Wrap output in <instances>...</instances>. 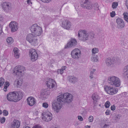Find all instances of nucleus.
<instances>
[{
  "label": "nucleus",
  "instance_id": "1",
  "mask_svg": "<svg viewBox=\"0 0 128 128\" xmlns=\"http://www.w3.org/2000/svg\"><path fill=\"white\" fill-rule=\"evenodd\" d=\"M73 96L71 94L66 93L59 95L57 97L56 100L52 102V108L54 111L58 113L62 108V104L70 103L72 100Z\"/></svg>",
  "mask_w": 128,
  "mask_h": 128
},
{
  "label": "nucleus",
  "instance_id": "2",
  "mask_svg": "<svg viewBox=\"0 0 128 128\" xmlns=\"http://www.w3.org/2000/svg\"><path fill=\"white\" fill-rule=\"evenodd\" d=\"M30 29L32 32L36 36H40L42 30L41 27L38 26L36 24H35L30 27Z\"/></svg>",
  "mask_w": 128,
  "mask_h": 128
},
{
  "label": "nucleus",
  "instance_id": "3",
  "mask_svg": "<svg viewBox=\"0 0 128 128\" xmlns=\"http://www.w3.org/2000/svg\"><path fill=\"white\" fill-rule=\"evenodd\" d=\"M108 83L112 86L119 87L120 86V81L118 77L115 76H110L108 78Z\"/></svg>",
  "mask_w": 128,
  "mask_h": 128
},
{
  "label": "nucleus",
  "instance_id": "4",
  "mask_svg": "<svg viewBox=\"0 0 128 128\" xmlns=\"http://www.w3.org/2000/svg\"><path fill=\"white\" fill-rule=\"evenodd\" d=\"M78 36L79 39L82 41H84L88 40L89 34L85 30L79 31Z\"/></svg>",
  "mask_w": 128,
  "mask_h": 128
},
{
  "label": "nucleus",
  "instance_id": "5",
  "mask_svg": "<svg viewBox=\"0 0 128 128\" xmlns=\"http://www.w3.org/2000/svg\"><path fill=\"white\" fill-rule=\"evenodd\" d=\"M26 39L29 42L34 46H35L37 43L38 39L36 36L32 34H28L26 36Z\"/></svg>",
  "mask_w": 128,
  "mask_h": 128
},
{
  "label": "nucleus",
  "instance_id": "6",
  "mask_svg": "<svg viewBox=\"0 0 128 128\" xmlns=\"http://www.w3.org/2000/svg\"><path fill=\"white\" fill-rule=\"evenodd\" d=\"M25 70L24 67L20 66H16L14 68L13 73L14 74L19 76L24 73Z\"/></svg>",
  "mask_w": 128,
  "mask_h": 128
},
{
  "label": "nucleus",
  "instance_id": "7",
  "mask_svg": "<svg viewBox=\"0 0 128 128\" xmlns=\"http://www.w3.org/2000/svg\"><path fill=\"white\" fill-rule=\"evenodd\" d=\"M104 89L106 92L108 94L113 95L116 93L118 92V90H116L114 87H111L108 86H105Z\"/></svg>",
  "mask_w": 128,
  "mask_h": 128
},
{
  "label": "nucleus",
  "instance_id": "8",
  "mask_svg": "<svg viewBox=\"0 0 128 128\" xmlns=\"http://www.w3.org/2000/svg\"><path fill=\"white\" fill-rule=\"evenodd\" d=\"M16 94L14 92H13L8 93L6 96L8 100L10 102H17L16 97Z\"/></svg>",
  "mask_w": 128,
  "mask_h": 128
},
{
  "label": "nucleus",
  "instance_id": "9",
  "mask_svg": "<svg viewBox=\"0 0 128 128\" xmlns=\"http://www.w3.org/2000/svg\"><path fill=\"white\" fill-rule=\"evenodd\" d=\"M81 54L80 50L78 48H76L72 50L71 54L73 58L77 59L80 56Z\"/></svg>",
  "mask_w": 128,
  "mask_h": 128
},
{
  "label": "nucleus",
  "instance_id": "10",
  "mask_svg": "<svg viewBox=\"0 0 128 128\" xmlns=\"http://www.w3.org/2000/svg\"><path fill=\"white\" fill-rule=\"evenodd\" d=\"M42 115L43 116L42 119L45 121H50L52 118V114L50 112H44L42 114Z\"/></svg>",
  "mask_w": 128,
  "mask_h": 128
},
{
  "label": "nucleus",
  "instance_id": "11",
  "mask_svg": "<svg viewBox=\"0 0 128 128\" xmlns=\"http://www.w3.org/2000/svg\"><path fill=\"white\" fill-rule=\"evenodd\" d=\"M81 6L88 9H90L93 8L92 3L88 0H83L82 3L81 4Z\"/></svg>",
  "mask_w": 128,
  "mask_h": 128
},
{
  "label": "nucleus",
  "instance_id": "12",
  "mask_svg": "<svg viewBox=\"0 0 128 128\" xmlns=\"http://www.w3.org/2000/svg\"><path fill=\"white\" fill-rule=\"evenodd\" d=\"M29 55L32 61H36L38 58V55L34 49H31L30 50Z\"/></svg>",
  "mask_w": 128,
  "mask_h": 128
},
{
  "label": "nucleus",
  "instance_id": "13",
  "mask_svg": "<svg viewBox=\"0 0 128 128\" xmlns=\"http://www.w3.org/2000/svg\"><path fill=\"white\" fill-rule=\"evenodd\" d=\"M9 26L12 32L16 31L18 28V23L15 21H12L9 24Z\"/></svg>",
  "mask_w": 128,
  "mask_h": 128
},
{
  "label": "nucleus",
  "instance_id": "14",
  "mask_svg": "<svg viewBox=\"0 0 128 128\" xmlns=\"http://www.w3.org/2000/svg\"><path fill=\"white\" fill-rule=\"evenodd\" d=\"M77 45L76 41L75 39L71 38L70 41L67 44L65 47L66 48H68L74 47Z\"/></svg>",
  "mask_w": 128,
  "mask_h": 128
},
{
  "label": "nucleus",
  "instance_id": "15",
  "mask_svg": "<svg viewBox=\"0 0 128 128\" xmlns=\"http://www.w3.org/2000/svg\"><path fill=\"white\" fill-rule=\"evenodd\" d=\"M2 6L3 9L6 12H8L12 8V5L10 3L6 2H3Z\"/></svg>",
  "mask_w": 128,
  "mask_h": 128
},
{
  "label": "nucleus",
  "instance_id": "16",
  "mask_svg": "<svg viewBox=\"0 0 128 128\" xmlns=\"http://www.w3.org/2000/svg\"><path fill=\"white\" fill-rule=\"evenodd\" d=\"M62 26L64 29L67 30H69L71 25L70 22L66 20L62 21Z\"/></svg>",
  "mask_w": 128,
  "mask_h": 128
},
{
  "label": "nucleus",
  "instance_id": "17",
  "mask_svg": "<svg viewBox=\"0 0 128 128\" xmlns=\"http://www.w3.org/2000/svg\"><path fill=\"white\" fill-rule=\"evenodd\" d=\"M92 99L93 100V104L94 106H96L100 99V97L96 93L93 94L92 96Z\"/></svg>",
  "mask_w": 128,
  "mask_h": 128
},
{
  "label": "nucleus",
  "instance_id": "18",
  "mask_svg": "<svg viewBox=\"0 0 128 128\" xmlns=\"http://www.w3.org/2000/svg\"><path fill=\"white\" fill-rule=\"evenodd\" d=\"M116 22L117 24V27L118 28L121 29L124 27L125 25L122 19L118 18L116 20Z\"/></svg>",
  "mask_w": 128,
  "mask_h": 128
},
{
  "label": "nucleus",
  "instance_id": "19",
  "mask_svg": "<svg viewBox=\"0 0 128 128\" xmlns=\"http://www.w3.org/2000/svg\"><path fill=\"white\" fill-rule=\"evenodd\" d=\"M27 104L31 106H33L36 103L35 99L32 96L28 98L27 99Z\"/></svg>",
  "mask_w": 128,
  "mask_h": 128
},
{
  "label": "nucleus",
  "instance_id": "20",
  "mask_svg": "<svg viewBox=\"0 0 128 128\" xmlns=\"http://www.w3.org/2000/svg\"><path fill=\"white\" fill-rule=\"evenodd\" d=\"M116 61L114 58H106V63L108 66H110L111 64H114L116 62Z\"/></svg>",
  "mask_w": 128,
  "mask_h": 128
},
{
  "label": "nucleus",
  "instance_id": "21",
  "mask_svg": "<svg viewBox=\"0 0 128 128\" xmlns=\"http://www.w3.org/2000/svg\"><path fill=\"white\" fill-rule=\"evenodd\" d=\"M56 82L54 80L52 79H49L47 81L46 84L47 86L50 88H52L54 87Z\"/></svg>",
  "mask_w": 128,
  "mask_h": 128
},
{
  "label": "nucleus",
  "instance_id": "22",
  "mask_svg": "<svg viewBox=\"0 0 128 128\" xmlns=\"http://www.w3.org/2000/svg\"><path fill=\"white\" fill-rule=\"evenodd\" d=\"M49 94V92L48 91H47L46 90H42L41 92L40 96L41 98H46V96H48Z\"/></svg>",
  "mask_w": 128,
  "mask_h": 128
},
{
  "label": "nucleus",
  "instance_id": "23",
  "mask_svg": "<svg viewBox=\"0 0 128 128\" xmlns=\"http://www.w3.org/2000/svg\"><path fill=\"white\" fill-rule=\"evenodd\" d=\"M16 94V97L17 101H18L22 99L23 96V92L21 91H17L14 92Z\"/></svg>",
  "mask_w": 128,
  "mask_h": 128
},
{
  "label": "nucleus",
  "instance_id": "24",
  "mask_svg": "<svg viewBox=\"0 0 128 128\" xmlns=\"http://www.w3.org/2000/svg\"><path fill=\"white\" fill-rule=\"evenodd\" d=\"M68 80L70 82L75 84L78 81V79L74 76H70L68 78Z\"/></svg>",
  "mask_w": 128,
  "mask_h": 128
},
{
  "label": "nucleus",
  "instance_id": "25",
  "mask_svg": "<svg viewBox=\"0 0 128 128\" xmlns=\"http://www.w3.org/2000/svg\"><path fill=\"white\" fill-rule=\"evenodd\" d=\"M23 82V80L22 78L16 80L14 82V84L16 87L18 88L22 86Z\"/></svg>",
  "mask_w": 128,
  "mask_h": 128
},
{
  "label": "nucleus",
  "instance_id": "26",
  "mask_svg": "<svg viewBox=\"0 0 128 128\" xmlns=\"http://www.w3.org/2000/svg\"><path fill=\"white\" fill-rule=\"evenodd\" d=\"M20 126V122L18 120H14L12 124V128H19Z\"/></svg>",
  "mask_w": 128,
  "mask_h": 128
},
{
  "label": "nucleus",
  "instance_id": "27",
  "mask_svg": "<svg viewBox=\"0 0 128 128\" xmlns=\"http://www.w3.org/2000/svg\"><path fill=\"white\" fill-rule=\"evenodd\" d=\"M13 51L14 57L16 58H18L20 56V54L19 53L18 49L17 48H14L13 49Z\"/></svg>",
  "mask_w": 128,
  "mask_h": 128
},
{
  "label": "nucleus",
  "instance_id": "28",
  "mask_svg": "<svg viewBox=\"0 0 128 128\" xmlns=\"http://www.w3.org/2000/svg\"><path fill=\"white\" fill-rule=\"evenodd\" d=\"M91 60L94 62L98 61V56L97 55H92Z\"/></svg>",
  "mask_w": 128,
  "mask_h": 128
},
{
  "label": "nucleus",
  "instance_id": "29",
  "mask_svg": "<svg viewBox=\"0 0 128 128\" xmlns=\"http://www.w3.org/2000/svg\"><path fill=\"white\" fill-rule=\"evenodd\" d=\"M121 116L120 114H115L113 115L112 118L116 122L118 121L120 119Z\"/></svg>",
  "mask_w": 128,
  "mask_h": 128
},
{
  "label": "nucleus",
  "instance_id": "30",
  "mask_svg": "<svg viewBox=\"0 0 128 128\" xmlns=\"http://www.w3.org/2000/svg\"><path fill=\"white\" fill-rule=\"evenodd\" d=\"M124 74L128 78V65L124 67Z\"/></svg>",
  "mask_w": 128,
  "mask_h": 128
},
{
  "label": "nucleus",
  "instance_id": "31",
  "mask_svg": "<svg viewBox=\"0 0 128 128\" xmlns=\"http://www.w3.org/2000/svg\"><path fill=\"white\" fill-rule=\"evenodd\" d=\"M66 68V66H62L61 69L58 70V73L62 74L64 72V70H65Z\"/></svg>",
  "mask_w": 128,
  "mask_h": 128
},
{
  "label": "nucleus",
  "instance_id": "32",
  "mask_svg": "<svg viewBox=\"0 0 128 128\" xmlns=\"http://www.w3.org/2000/svg\"><path fill=\"white\" fill-rule=\"evenodd\" d=\"M92 55H96V54L98 53V48H94L92 50Z\"/></svg>",
  "mask_w": 128,
  "mask_h": 128
},
{
  "label": "nucleus",
  "instance_id": "33",
  "mask_svg": "<svg viewBox=\"0 0 128 128\" xmlns=\"http://www.w3.org/2000/svg\"><path fill=\"white\" fill-rule=\"evenodd\" d=\"M6 41L9 44L12 43L14 41L13 38L11 37H8L6 39Z\"/></svg>",
  "mask_w": 128,
  "mask_h": 128
},
{
  "label": "nucleus",
  "instance_id": "34",
  "mask_svg": "<svg viewBox=\"0 0 128 128\" xmlns=\"http://www.w3.org/2000/svg\"><path fill=\"white\" fill-rule=\"evenodd\" d=\"M9 83L8 82H5V84L4 85V88L3 90L5 92L7 91V88L9 85Z\"/></svg>",
  "mask_w": 128,
  "mask_h": 128
},
{
  "label": "nucleus",
  "instance_id": "35",
  "mask_svg": "<svg viewBox=\"0 0 128 128\" xmlns=\"http://www.w3.org/2000/svg\"><path fill=\"white\" fill-rule=\"evenodd\" d=\"M124 20L128 22V14L127 12H124L123 13Z\"/></svg>",
  "mask_w": 128,
  "mask_h": 128
},
{
  "label": "nucleus",
  "instance_id": "36",
  "mask_svg": "<svg viewBox=\"0 0 128 128\" xmlns=\"http://www.w3.org/2000/svg\"><path fill=\"white\" fill-rule=\"evenodd\" d=\"M4 79L2 78H0V87L2 86L4 83Z\"/></svg>",
  "mask_w": 128,
  "mask_h": 128
},
{
  "label": "nucleus",
  "instance_id": "37",
  "mask_svg": "<svg viewBox=\"0 0 128 128\" xmlns=\"http://www.w3.org/2000/svg\"><path fill=\"white\" fill-rule=\"evenodd\" d=\"M118 3L117 2H113L112 4V7L113 8H116L118 6Z\"/></svg>",
  "mask_w": 128,
  "mask_h": 128
},
{
  "label": "nucleus",
  "instance_id": "38",
  "mask_svg": "<svg viewBox=\"0 0 128 128\" xmlns=\"http://www.w3.org/2000/svg\"><path fill=\"white\" fill-rule=\"evenodd\" d=\"M110 105V103L108 101H107L105 103V106L106 108H108L109 107Z\"/></svg>",
  "mask_w": 128,
  "mask_h": 128
},
{
  "label": "nucleus",
  "instance_id": "39",
  "mask_svg": "<svg viewBox=\"0 0 128 128\" xmlns=\"http://www.w3.org/2000/svg\"><path fill=\"white\" fill-rule=\"evenodd\" d=\"M88 119L89 122H92L93 120L94 117L92 116H90L89 117Z\"/></svg>",
  "mask_w": 128,
  "mask_h": 128
},
{
  "label": "nucleus",
  "instance_id": "40",
  "mask_svg": "<svg viewBox=\"0 0 128 128\" xmlns=\"http://www.w3.org/2000/svg\"><path fill=\"white\" fill-rule=\"evenodd\" d=\"M3 24V22H0V34L2 33V25Z\"/></svg>",
  "mask_w": 128,
  "mask_h": 128
},
{
  "label": "nucleus",
  "instance_id": "41",
  "mask_svg": "<svg viewBox=\"0 0 128 128\" xmlns=\"http://www.w3.org/2000/svg\"><path fill=\"white\" fill-rule=\"evenodd\" d=\"M89 34L88 37H90V38H93L94 36V34L92 32L88 33Z\"/></svg>",
  "mask_w": 128,
  "mask_h": 128
},
{
  "label": "nucleus",
  "instance_id": "42",
  "mask_svg": "<svg viewBox=\"0 0 128 128\" xmlns=\"http://www.w3.org/2000/svg\"><path fill=\"white\" fill-rule=\"evenodd\" d=\"M42 106L46 108H47L48 107V104L46 102H44L42 103Z\"/></svg>",
  "mask_w": 128,
  "mask_h": 128
},
{
  "label": "nucleus",
  "instance_id": "43",
  "mask_svg": "<svg viewBox=\"0 0 128 128\" xmlns=\"http://www.w3.org/2000/svg\"><path fill=\"white\" fill-rule=\"evenodd\" d=\"M5 118L4 117L1 118L0 119V122L1 123H4L5 122Z\"/></svg>",
  "mask_w": 128,
  "mask_h": 128
},
{
  "label": "nucleus",
  "instance_id": "44",
  "mask_svg": "<svg viewBox=\"0 0 128 128\" xmlns=\"http://www.w3.org/2000/svg\"><path fill=\"white\" fill-rule=\"evenodd\" d=\"M121 96L124 98L127 97V93L126 92H123L121 94Z\"/></svg>",
  "mask_w": 128,
  "mask_h": 128
},
{
  "label": "nucleus",
  "instance_id": "45",
  "mask_svg": "<svg viewBox=\"0 0 128 128\" xmlns=\"http://www.w3.org/2000/svg\"><path fill=\"white\" fill-rule=\"evenodd\" d=\"M116 14L115 12L114 11H112L110 13V16L112 17H113Z\"/></svg>",
  "mask_w": 128,
  "mask_h": 128
},
{
  "label": "nucleus",
  "instance_id": "46",
  "mask_svg": "<svg viewBox=\"0 0 128 128\" xmlns=\"http://www.w3.org/2000/svg\"><path fill=\"white\" fill-rule=\"evenodd\" d=\"M3 113L4 114L5 116H7L8 114V112L5 110H3Z\"/></svg>",
  "mask_w": 128,
  "mask_h": 128
},
{
  "label": "nucleus",
  "instance_id": "47",
  "mask_svg": "<svg viewBox=\"0 0 128 128\" xmlns=\"http://www.w3.org/2000/svg\"><path fill=\"white\" fill-rule=\"evenodd\" d=\"M42 2H45L48 3L50 2L52 0H40Z\"/></svg>",
  "mask_w": 128,
  "mask_h": 128
},
{
  "label": "nucleus",
  "instance_id": "48",
  "mask_svg": "<svg viewBox=\"0 0 128 128\" xmlns=\"http://www.w3.org/2000/svg\"><path fill=\"white\" fill-rule=\"evenodd\" d=\"M78 120L80 121H82L83 120L82 118L80 116H78Z\"/></svg>",
  "mask_w": 128,
  "mask_h": 128
},
{
  "label": "nucleus",
  "instance_id": "49",
  "mask_svg": "<svg viewBox=\"0 0 128 128\" xmlns=\"http://www.w3.org/2000/svg\"><path fill=\"white\" fill-rule=\"evenodd\" d=\"M110 122H109V124H105L103 128H108L109 126V125L110 124Z\"/></svg>",
  "mask_w": 128,
  "mask_h": 128
},
{
  "label": "nucleus",
  "instance_id": "50",
  "mask_svg": "<svg viewBox=\"0 0 128 128\" xmlns=\"http://www.w3.org/2000/svg\"><path fill=\"white\" fill-rule=\"evenodd\" d=\"M110 110L108 109L105 112V114L107 115H109L110 114Z\"/></svg>",
  "mask_w": 128,
  "mask_h": 128
},
{
  "label": "nucleus",
  "instance_id": "51",
  "mask_svg": "<svg viewBox=\"0 0 128 128\" xmlns=\"http://www.w3.org/2000/svg\"><path fill=\"white\" fill-rule=\"evenodd\" d=\"M32 128H42L39 125H36L34 126Z\"/></svg>",
  "mask_w": 128,
  "mask_h": 128
},
{
  "label": "nucleus",
  "instance_id": "52",
  "mask_svg": "<svg viewBox=\"0 0 128 128\" xmlns=\"http://www.w3.org/2000/svg\"><path fill=\"white\" fill-rule=\"evenodd\" d=\"M116 107L114 105L112 106H111L110 109L114 111L115 110Z\"/></svg>",
  "mask_w": 128,
  "mask_h": 128
},
{
  "label": "nucleus",
  "instance_id": "53",
  "mask_svg": "<svg viewBox=\"0 0 128 128\" xmlns=\"http://www.w3.org/2000/svg\"><path fill=\"white\" fill-rule=\"evenodd\" d=\"M93 74H92L90 73L89 77L92 80L94 78V77L93 76Z\"/></svg>",
  "mask_w": 128,
  "mask_h": 128
},
{
  "label": "nucleus",
  "instance_id": "54",
  "mask_svg": "<svg viewBox=\"0 0 128 128\" xmlns=\"http://www.w3.org/2000/svg\"><path fill=\"white\" fill-rule=\"evenodd\" d=\"M96 70L95 69H93L92 70L90 71V73L93 74H94V72L96 71Z\"/></svg>",
  "mask_w": 128,
  "mask_h": 128
},
{
  "label": "nucleus",
  "instance_id": "55",
  "mask_svg": "<svg viewBox=\"0 0 128 128\" xmlns=\"http://www.w3.org/2000/svg\"><path fill=\"white\" fill-rule=\"evenodd\" d=\"M3 18L2 16H0V22H3Z\"/></svg>",
  "mask_w": 128,
  "mask_h": 128
},
{
  "label": "nucleus",
  "instance_id": "56",
  "mask_svg": "<svg viewBox=\"0 0 128 128\" xmlns=\"http://www.w3.org/2000/svg\"><path fill=\"white\" fill-rule=\"evenodd\" d=\"M126 4L127 8L128 9V0H126Z\"/></svg>",
  "mask_w": 128,
  "mask_h": 128
},
{
  "label": "nucleus",
  "instance_id": "57",
  "mask_svg": "<svg viewBox=\"0 0 128 128\" xmlns=\"http://www.w3.org/2000/svg\"><path fill=\"white\" fill-rule=\"evenodd\" d=\"M98 4L97 3H95L94 4V6L95 7H96L97 8H98Z\"/></svg>",
  "mask_w": 128,
  "mask_h": 128
},
{
  "label": "nucleus",
  "instance_id": "58",
  "mask_svg": "<svg viewBox=\"0 0 128 128\" xmlns=\"http://www.w3.org/2000/svg\"><path fill=\"white\" fill-rule=\"evenodd\" d=\"M27 2L28 4H30V3L32 4V2H31L30 0H27Z\"/></svg>",
  "mask_w": 128,
  "mask_h": 128
},
{
  "label": "nucleus",
  "instance_id": "59",
  "mask_svg": "<svg viewBox=\"0 0 128 128\" xmlns=\"http://www.w3.org/2000/svg\"><path fill=\"white\" fill-rule=\"evenodd\" d=\"M115 59H116V58H115ZM115 60H116L115 59ZM116 61L117 60V62H119V58H116Z\"/></svg>",
  "mask_w": 128,
  "mask_h": 128
},
{
  "label": "nucleus",
  "instance_id": "60",
  "mask_svg": "<svg viewBox=\"0 0 128 128\" xmlns=\"http://www.w3.org/2000/svg\"><path fill=\"white\" fill-rule=\"evenodd\" d=\"M90 128V126H86L85 127V128Z\"/></svg>",
  "mask_w": 128,
  "mask_h": 128
},
{
  "label": "nucleus",
  "instance_id": "61",
  "mask_svg": "<svg viewBox=\"0 0 128 128\" xmlns=\"http://www.w3.org/2000/svg\"><path fill=\"white\" fill-rule=\"evenodd\" d=\"M96 84L95 82H94L93 84L92 85V86L93 87H94L95 86Z\"/></svg>",
  "mask_w": 128,
  "mask_h": 128
},
{
  "label": "nucleus",
  "instance_id": "62",
  "mask_svg": "<svg viewBox=\"0 0 128 128\" xmlns=\"http://www.w3.org/2000/svg\"><path fill=\"white\" fill-rule=\"evenodd\" d=\"M52 128H59L57 126H53Z\"/></svg>",
  "mask_w": 128,
  "mask_h": 128
},
{
  "label": "nucleus",
  "instance_id": "63",
  "mask_svg": "<svg viewBox=\"0 0 128 128\" xmlns=\"http://www.w3.org/2000/svg\"><path fill=\"white\" fill-rule=\"evenodd\" d=\"M25 128H30V127L28 126H26V127Z\"/></svg>",
  "mask_w": 128,
  "mask_h": 128
},
{
  "label": "nucleus",
  "instance_id": "64",
  "mask_svg": "<svg viewBox=\"0 0 128 128\" xmlns=\"http://www.w3.org/2000/svg\"><path fill=\"white\" fill-rule=\"evenodd\" d=\"M2 112L1 110H0V114H2Z\"/></svg>",
  "mask_w": 128,
  "mask_h": 128
}]
</instances>
